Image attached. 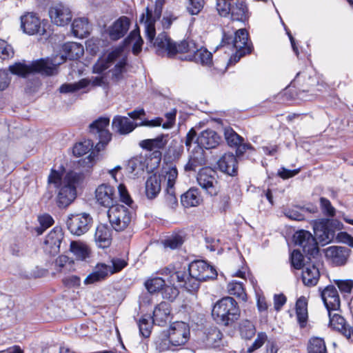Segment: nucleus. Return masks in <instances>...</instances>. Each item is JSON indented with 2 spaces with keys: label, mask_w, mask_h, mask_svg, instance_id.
Returning <instances> with one entry per match:
<instances>
[{
  "label": "nucleus",
  "mask_w": 353,
  "mask_h": 353,
  "mask_svg": "<svg viewBox=\"0 0 353 353\" xmlns=\"http://www.w3.org/2000/svg\"><path fill=\"white\" fill-rule=\"evenodd\" d=\"M229 0H218L216 2V10L222 17H227L230 14L231 3Z\"/></svg>",
  "instance_id": "nucleus-52"
},
{
  "label": "nucleus",
  "mask_w": 353,
  "mask_h": 353,
  "mask_svg": "<svg viewBox=\"0 0 353 353\" xmlns=\"http://www.w3.org/2000/svg\"><path fill=\"white\" fill-rule=\"evenodd\" d=\"M127 55L123 47H118L110 52L107 57L101 58L93 67L94 72L102 73L112 65L114 68L109 70L108 77L113 82H118L123 79L126 72Z\"/></svg>",
  "instance_id": "nucleus-4"
},
{
  "label": "nucleus",
  "mask_w": 353,
  "mask_h": 353,
  "mask_svg": "<svg viewBox=\"0 0 353 353\" xmlns=\"http://www.w3.org/2000/svg\"><path fill=\"white\" fill-rule=\"evenodd\" d=\"M335 283L342 293H350L353 288V281L351 280H337Z\"/></svg>",
  "instance_id": "nucleus-58"
},
{
  "label": "nucleus",
  "mask_w": 353,
  "mask_h": 353,
  "mask_svg": "<svg viewBox=\"0 0 353 353\" xmlns=\"http://www.w3.org/2000/svg\"><path fill=\"white\" fill-rule=\"evenodd\" d=\"M190 278L186 283V290L194 292L199 288L200 283L217 276L216 270L204 261H194L188 267Z\"/></svg>",
  "instance_id": "nucleus-6"
},
{
  "label": "nucleus",
  "mask_w": 353,
  "mask_h": 353,
  "mask_svg": "<svg viewBox=\"0 0 353 353\" xmlns=\"http://www.w3.org/2000/svg\"><path fill=\"white\" fill-rule=\"evenodd\" d=\"M170 342L172 346H180L184 345L188 340L190 329L184 322L173 323L168 330Z\"/></svg>",
  "instance_id": "nucleus-16"
},
{
  "label": "nucleus",
  "mask_w": 353,
  "mask_h": 353,
  "mask_svg": "<svg viewBox=\"0 0 353 353\" xmlns=\"http://www.w3.org/2000/svg\"><path fill=\"white\" fill-rule=\"evenodd\" d=\"M110 267L104 263L97 264L92 272L84 280L85 285L104 280L109 274Z\"/></svg>",
  "instance_id": "nucleus-30"
},
{
  "label": "nucleus",
  "mask_w": 353,
  "mask_h": 353,
  "mask_svg": "<svg viewBox=\"0 0 353 353\" xmlns=\"http://www.w3.org/2000/svg\"><path fill=\"white\" fill-rule=\"evenodd\" d=\"M239 331L243 339H251L256 333V327L252 321L243 319L239 324Z\"/></svg>",
  "instance_id": "nucleus-38"
},
{
  "label": "nucleus",
  "mask_w": 353,
  "mask_h": 353,
  "mask_svg": "<svg viewBox=\"0 0 353 353\" xmlns=\"http://www.w3.org/2000/svg\"><path fill=\"white\" fill-rule=\"evenodd\" d=\"M200 201L201 199L195 189H190L181 196V202L185 208L196 206Z\"/></svg>",
  "instance_id": "nucleus-37"
},
{
  "label": "nucleus",
  "mask_w": 353,
  "mask_h": 353,
  "mask_svg": "<svg viewBox=\"0 0 353 353\" xmlns=\"http://www.w3.org/2000/svg\"><path fill=\"white\" fill-rule=\"evenodd\" d=\"M109 123L108 118L101 117L90 124V132L93 135H97L99 139L94 148H93V142L90 139L77 143L74 145L72 152L75 157H81L90 152L87 157L79 162L83 168L92 167L97 159L98 153L103 150L111 140L112 134L107 130Z\"/></svg>",
  "instance_id": "nucleus-2"
},
{
  "label": "nucleus",
  "mask_w": 353,
  "mask_h": 353,
  "mask_svg": "<svg viewBox=\"0 0 353 353\" xmlns=\"http://www.w3.org/2000/svg\"><path fill=\"white\" fill-rule=\"evenodd\" d=\"M81 179V175L71 171L66 174L62 186L58 192L57 202L59 208L68 206L76 198V187Z\"/></svg>",
  "instance_id": "nucleus-7"
},
{
  "label": "nucleus",
  "mask_w": 353,
  "mask_h": 353,
  "mask_svg": "<svg viewBox=\"0 0 353 353\" xmlns=\"http://www.w3.org/2000/svg\"><path fill=\"white\" fill-rule=\"evenodd\" d=\"M176 114V110L175 109L165 114V117L168 121L162 125L163 128L169 129L173 126L175 121Z\"/></svg>",
  "instance_id": "nucleus-64"
},
{
  "label": "nucleus",
  "mask_w": 353,
  "mask_h": 353,
  "mask_svg": "<svg viewBox=\"0 0 353 353\" xmlns=\"http://www.w3.org/2000/svg\"><path fill=\"white\" fill-rule=\"evenodd\" d=\"M303 255L299 250H294L291 254L292 265L297 270L303 267Z\"/></svg>",
  "instance_id": "nucleus-56"
},
{
  "label": "nucleus",
  "mask_w": 353,
  "mask_h": 353,
  "mask_svg": "<svg viewBox=\"0 0 353 353\" xmlns=\"http://www.w3.org/2000/svg\"><path fill=\"white\" fill-rule=\"evenodd\" d=\"M350 250L346 247L331 246L326 249L325 255L336 265H344L350 255Z\"/></svg>",
  "instance_id": "nucleus-25"
},
{
  "label": "nucleus",
  "mask_w": 353,
  "mask_h": 353,
  "mask_svg": "<svg viewBox=\"0 0 353 353\" xmlns=\"http://www.w3.org/2000/svg\"><path fill=\"white\" fill-rule=\"evenodd\" d=\"M241 316L237 302L231 296H225L216 301L212 310V317L219 325L232 326Z\"/></svg>",
  "instance_id": "nucleus-5"
},
{
  "label": "nucleus",
  "mask_w": 353,
  "mask_h": 353,
  "mask_svg": "<svg viewBox=\"0 0 353 353\" xmlns=\"http://www.w3.org/2000/svg\"><path fill=\"white\" fill-rule=\"evenodd\" d=\"M151 319L152 320L150 316L145 315L139 321V332L143 337L147 338L150 335L152 323H154Z\"/></svg>",
  "instance_id": "nucleus-46"
},
{
  "label": "nucleus",
  "mask_w": 353,
  "mask_h": 353,
  "mask_svg": "<svg viewBox=\"0 0 353 353\" xmlns=\"http://www.w3.org/2000/svg\"><path fill=\"white\" fill-rule=\"evenodd\" d=\"M21 28L27 34L40 36L47 34L46 23L41 21L39 17L36 13L28 12L24 13L20 17Z\"/></svg>",
  "instance_id": "nucleus-10"
},
{
  "label": "nucleus",
  "mask_w": 353,
  "mask_h": 353,
  "mask_svg": "<svg viewBox=\"0 0 353 353\" xmlns=\"http://www.w3.org/2000/svg\"><path fill=\"white\" fill-rule=\"evenodd\" d=\"M294 241L296 245L303 248L305 254L314 256L319 253L316 239L310 232L305 230L296 232L294 235Z\"/></svg>",
  "instance_id": "nucleus-15"
},
{
  "label": "nucleus",
  "mask_w": 353,
  "mask_h": 353,
  "mask_svg": "<svg viewBox=\"0 0 353 353\" xmlns=\"http://www.w3.org/2000/svg\"><path fill=\"white\" fill-rule=\"evenodd\" d=\"M231 19L234 21H245L249 17L248 10L243 0H237L231 4L230 10Z\"/></svg>",
  "instance_id": "nucleus-32"
},
{
  "label": "nucleus",
  "mask_w": 353,
  "mask_h": 353,
  "mask_svg": "<svg viewBox=\"0 0 353 353\" xmlns=\"http://www.w3.org/2000/svg\"><path fill=\"white\" fill-rule=\"evenodd\" d=\"M205 163L202 150L199 149L196 154L190 156L188 162L185 164L184 169L185 171H195L196 169Z\"/></svg>",
  "instance_id": "nucleus-42"
},
{
  "label": "nucleus",
  "mask_w": 353,
  "mask_h": 353,
  "mask_svg": "<svg viewBox=\"0 0 353 353\" xmlns=\"http://www.w3.org/2000/svg\"><path fill=\"white\" fill-rule=\"evenodd\" d=\"M49 15L52 21L60 26L68 24L72 19L69 8L61 3L52 6L49 10Z\"/></svg>",
  "instance_id": "nucleus-18"
},
{
  "label": "nucleus",
  "mask_w": 353,
  "mask_h": 353,
  "mask_svg": "<svg viewBox=\"0 0 353 353\" xmlns=\"http://www.w3.org/2000/svg\"><path fill=\"white\" fill-rule=\"evenodd\" d=\"M63 53L59 57L60 61H57V57L51 59H41L32 62L30 65L24 63L17 62L9 66V71L20 77H26L30 74L39 72L47 76L55 75L58 72L59 65L65 59H77L84 52L82 45L76 42H68L62 46Z\"/></svg>",
  "instance_id": "nucleus-1"
},
{
  "label": "nucleus",
  "mask_w": 353,
  "mask_h": 353,
  "mask_svg": "<svg viewBox=\"0 0 353 353\" xmlns=\"http://www.w3.org/2000/svg\"><path fill=\"white\" fill-rule=\"evenodd\" d=\"M90 83V80L82 79L76 83H64L59 88V91L61 93H72L87 87Z\"/></svg>",
  "instance_id": "nucleus-44"
},
{
  "label": "nucleus",
  "mask_w": 353,
  "mask_h": 353,
  "mask_svg": "<svg viewBox=\"0 0 353 353\" xmlns=\"http://www.w3.org/2000/svg\"><path fill=\"white\" fill-rule=\"evenodd\" d=\"M163 9V2L157 1L154 13L148 7L146 8L145 14H143L140 19V22L145 26L146 37L149 42L152 43L155 37L154 23L157 19L161 17Z\"/></svg>",
  "instance_id": "nucleus-12"
},
{
  "label": "nucleus",
  "mask_w": 353,
  "mask_h": 353,
  "mask_svg": "<svg viewBox=\"0 0 353 353\" xmlns=\"http://www.w3.org/2000/svg\"><path fill=\"white\" fill-rule=\"evenodd\" d=\"M63 283L68 288L78 286L80 284V279L74 275H70L63 279Z\"/></svg>",
  "instance_id": "nucleus-63"
},
{
  "label": "nucleus",
  "mask_w": 353,
  "mask_h": 353,
  "mask_svg": "<svg viewBox=\"0 0 353 353\" xmlns=\"http://www.w3.org/2000/svg\"><path fill=\"white\" fill-rule=\"evenodd\" d=\"M323 303L328 310L336 311L340 307V299L336 288L327 286L321 292Z\"/></svg>",
  "instance_id": "nucleus-24"
},
{
  "label": "nucleus",
  "mask_w": 353,
  "mask_h": 353,
  "mask_svg": "<svg viewBox=\"0 0 353 353\" xmlns=\"http://www.w3.org/2000/svg\"><path fill=\"white\" fill-rule=\"evenodd\" d=\"M90 26L85 18H79L74 20L72 24V31L76 37L83 38L89 34Z\"/></svg>",
  "instance_id": "nucleus-34"
},
{
  "label": "nucleus",
  "mask_w": 353,
  "mask_h": 353,
  "mask_svg": "<svg viewBox=\"0 0 353 353\" xmlns=\"http://www.w3.org/2000/svg\"><path fill=\"white\" fill-rule=\"evenodd\" d=\"M194 59L190 61H193L196 63H199L202 65H210L212 63V55L210 52L207 50L205 48H198L196 46V51L193 54Z\"/></svg>",
  "instance_id": "nucleus-43"
},
{
  "label": "nucleus",
  "mask_w": 353,
  "mask_h": 353,
  "mask_svg": "<svg viewBox=\"0 0 353 353\" xmlns=\"http://www.w3.org/2000/svg\"><path fill=\"white\" fill-rule=\"evenodd\" d=\"M125 43L126 45L132 46L134 54L137 55L141 51L143 41L138 28L130 32V35L125 39Z\"/></svg>",
  "instance_id": "nucleus-36"
},
{
  "label": "nucleus",
  "mask_w": 353,
  "mask_h": 353,
  "mask_svg": "<svg viewBox=\"0 0 353 353\" xmlns=\"http://www.w3.org/2000/svg\"><path fill=\"white\" fill-rule=\"evenodd\" d=\"M92 221V219L88 213L71 214L68 216L66 225L72 234L81 236L89 230Z\"/></svg>",
  "instance_id": "nucleus-11"
},
{
  "label": "nucleus",
  "mask_w": 353,
  "mask_h": 353,
  "mask_svg": "<svg viewBox=\"0 0 353 353\" xmlns=\"http://www.w3.org/2000/svg\"><path fill=\"white\" fill-rule=\"evenodd\" d=\"M248 34L247 31L245 29H239L235 32L234 39L224 34L220 46H224L225 44L229 46L232 45L236 50L233 58L234 61L237 62L241 57L251 52V48L248 46Z\"/></svg>",
  "instance_id": "nucleus-8"
},
{
  "label": "nucleus",
  "mask_w": 353,
  "mask_h": 353,
  "mask_svg": "<svg viewBox=\"0 0 353 353\" xmlns=\"http://www.w3.org/2000/svg\"><path fill=\"white\" fill-rule=\"evenodd\" d=\"M227 289L230 294L236 296L243 301L247 300V294L241 282L232 281L228 284Z\"/></svg>",
  "instance_id": "nucleus-45"
},
{
  "label": "nucleus",
  "mask_w": 353,
  "mask_h": 353,
  "mask_svg": "<svg viewBox=\"0 0 353 353\" xmlns=\"http://www.w3.org/2000/svg\"><path fill=\"white\" fill-rule=\"evenodd\" d=\"M70 250L77 259L80 260L85 259L90 254L88 246L81 241L71 242Z\"/></svg>",
  "instance_id": "nucleus-39"
},
{
  "label": "nucleus",
  "mask_w": 353,
  "mask_h": 353,
  "mask_svg": "<svg viewBox=\"0 0 353 353\" xmlns=\"http://www.w3.org/2000/svg\"><path fill=\"white\" fill-rule=\"evenodd\" d=\"M130 25V21L127 17H119L106 30L110 39L117 41L122 38L128 31Z\"/></svg>",
  "instance_id": "nucleus-19"
},
{
  "label": "nucleus",
  "mask_w": 353,
  "mask_h": 353,
  "mask_svg": "<svg viewBox=\"0 0 353 353\" xmlns=\"http://www.w3.org/2000/svg\"><path fill=\"white\" fill-rule=\"evenodd\" d=\"M217 174L214 170L205 168L201 169L197 175V182L200 187L211 196L218 194L220 185L216 179Z\"/></svg>",
  "instance_id": "nucleus-13"
},
{
  "label": "nucleus",
  "mask_w": 353,
  "mask_h": 353,
  "mask_svg": "<svg viewBox=\"0 0 353 353\" xmlns=\"http://www.w3.org/2000/svg\"><path fill=\"white\" fill-rule=\"evenodd\" d=\"M39 221L41 225V227L37 229L39 234H41L46 229L49 228L53 223L52 218L48 214H44L39 216Z\"/></svg>",
  "instance_id": "nucleus-53"
},
{
  "label": "nucleus",
  "mask_w": 353,
  "mask_h": 353,
  "mask_svg": "<svg viewBox=\"0 0 353 353\" xmlns=\"http://www.w3.org/2000/svg\"><path fill=\"white\" fill-rule=\"evenodd\" d=\"M219 170L230 176H234L237 172V160L231 153L223 154L217 162Z\"/></svg>",
  "instance_id": "nucleus-26"
},
{
  "label": "nucleus",
  "mask_w": 353,
  "mask_h": 353,
  "mask_svg": "<svg viewBox=\"0 0 353 353\" xmlns=\"http://www.w3.org/2000/svg\"><path fill=\"white\" fill-rule=\"evenodd\" d=\"M145 159L143 157H136L129 160L127 169L129 172L138 175L144 171L145 168Z\"/></svg>",
  "instance_id": "nucleus-40"
},
{
  "label": "nucleus",
  "mask_w": 353,
  "mask_h": 353,
  "mask_svg": "<svg viewBox=\"0 0 353 353\" xmlns=\"http://www.w3.org/2000/svg\"><path fill=\"white\" fill-rule=\"evenodd\" d=\"M95 199L101 206L110 208L116 201L114 188L108 184H101L95 190Z\"/></svg>",
  "instance_id": "nucleus-17"
},
{
  "label": "nucleus",
  "mask_w": 353,
  "mask_h": 353,
  "mask_svg": "<svg viewBox=\"0 0 353 353\" xmlns=\"http://www.w3.org/2000/svg\"><path fill=\"white\" fill-rule=\"evenodd\" d=\"M221 138L212 130H206L200 133L196 139V143L200 147L205 149L216 148L220 143Z\"/></svg>",
  "instance_id": "nucleus-23"
},
{
  "label": "nucleus",
  "mask_w": 353,
  "mask_h": 353,
  "mask_svg": "<svg viewBox=\"0 0 353 353\" xmlns=\"http://www.w3.org/2000/svg\"><path fill=\"white\" fill-rule=\"evenodd\" d=\"M268 339L265 332H261L257 334V336L253 343L248 347L247 352L252 353L263 346Z\"/></svg>",
  "instance_id": "nucleus-50"
},
{
  "label": "nucleus",
  "mask_w": 353,
  "mask_h": 353,
  "mask_svg": "<svg viewBox=\"0 0 353 353\" xmlns=\"http://www.w3.org/2000/svg\"><path fill=\"white\" fill-rule=\"evenodd\" d=\"M168 135H161L155 139H145L139 143V145L147 150L154 151L153 154L157 159L158 162L161 160V153L159 150L163 149L168 142Z\"/></svg>",
  "instance_id": "nucleus-21"
},
{
  "label": "nucleus",
  "mask_w": 353,
  "mask_h": 353,
  "mask_svg": "<svg viewBox=\"0 0 353 353\" xmlns=\"http://www.w3.org/2000/svg\"><path fill=\"white\" fill-rule=\"evenodd\" d=\"M118 191L120 195L121 201L130 205L132 201L127 191L125 186L123 184H120L118 186Z\"/></svg>",
  "instance_id": "nucleus-60"
},
{
  "label": "nucleus",
  "mask_w": 353,
  "mask_h": 353,
  "mask_svg": "<svg viewBox=\"0 0 353 353\" xmlns=\"http://www.w3.org/2000/svg\"><path fill=\"white\" fill-rule=\"evenodd\" d=\"M307 353H327L324 339L320 337H312L308 342Z\"/></svg>",
  "instance_id": "nucleus-41"
},
{
  "label": "nucleus",
  "mask_w": 353,
  "mask_h": 353,
  "mask_svg": "<svg viewBox=\"0 0 353 353\" xmlns=\"http://www.w3.org/2000/svg\"><path fill=\"white\" fill-rule=\"evenodd\" d=\"M183 243V240L180 236H174L167 240L164 243L165 247L170 248V249H176L179 248Z\"/></svg>",
  "instance_id": "nucleus-57"
},
{
  "label": "nucleus",
  "mask_w": 353,
  "mask_h": 353,
  "mask_svg": "<svg viewBox=\"0 0 353 353\" xmlns=\"http://www.w3.org/2000/svg\"><path fill=\"white\" fill-rule=\"evenodd\" d=\"M108 216L112 227L116 231L125 230L131 222L132 219L129 209L124 205L118 204L109 208Z\"/></svg>",
  "instance_id": "nucleus-9"
},
{
  "label": "nucleus",
  "mask_w": 353,
  "mask_h": 353,
  "mask_svg": "<svg viewBox=\"0 0 353 353\" xmlns=\"http://www.w3.org/2000/svg\"><path fill=\"white\" fill-rule=\"evenodd\" d=\"M10 82V77L8 71L0 70V91L5 90Z\"/></svg>",
  "instance_id": "nucleus-62"
},
{
  "label": "nucleus",
  "mask_w": 353,
  "mask_h": 353,
  "mask_svg": "<svg viewBox=\"0 0 353 353\" xmlns=\"http://www.w3.org/2000/svg\"><path fill=\"white\" fill-rule=\"evenodd\" d=\"M161 190V177L157 174L150 176L145 184V192L148 199H154Z\"/></svg>",
  "instance_id": "nucleus-28"
},
{
  "label": "nucleus",
  "mask_w": 353,
  "mask_h": 353,
  "mask_svg": "<svg viewBox=\"0 0 353 353\" xmlns=\"http://www.w3.org/2000/svg\"><path fill=\"white\" fill-rule=\"evenodd\" d=\"M203 5V0H189L187 8L192 15L198 14L202 10Z\"/></svg>",
  "instance_id": "nucleus-54"
},
{
  "label": "nucleus",
  "mask_w": 353,
  "mask_h": 353,
  "mask_svg": "<svg viewBox=\"0 0 353 353\" xmlns=\"http://www.w3.org/2000/svg\"><path fill=\"white\" fill-rule=\"evenodd\" d=\"M320 273L319 269L314 265H308L304 268L302 272V281L307 286H314L318 283Z\"/></svg>",
  "instance_id": "nucleus-33"
},
{
  "label": "nucleus",
  "mask_w": 353,
  "mask_h": 353,
  "mask_svg": "<svg viewBox=\"0 0 353 353\" xmlns=\"http://www.w3.org/2000/svg\"><path fill=\"white\" fill-rule=\"evenodd\" d=\"M63 238L62 230L59 228H54L46 237L44 241L45 250L51 254H57L59 252Z\"/></svg>",
  "instance_id": "nucleus-20"
},
{
  "label": "nucleus",
  "mask_w": 353,
  "mask_h": 353,
  "mask_svg": "<svg viewBox=\"0 0 353 353\" xmlns=\"http://www.w3.org/2000/svg\"><path fill=\"white\" fill-rule=\"evenodd\" d=\"M135 127L134 123L125 117L116 116L112 120V128L121 134L131 132Z\"/></svg>",
  "instance_id": "nucleus-31"
},
{
  "label": "nucleus",
  "mask_w": 353,
  "mask_h": 353,
  "mask_svg": "<svg viewBox=\"0 0 353 353\" xmlns=\"http://www.w3.org/2000/svg\"><path fill=\"white\" fill-rule=\"evenodd\" d=\"M152 43L157 54L169 57L178 56L179 59L185 61L194 59L193 54L196 51V45L194 41L187 39L176 43L165 32L160 33Z\"/></svg>",
  "instance_id": "nucleus-3"
},
{
  "label": "nucleus",
  "mask_w": 353,
  "mask_h": 353,
  "mask_svg": "<svg viewBox=\"0 0 353 353\" xmlns=\"http://www.w3.org/2000/svg\"><path fill=\"white\" fill-rule=\"evenodd\" d=\"M328 222V219H321L315 221L313 225L316 236L323 245L329 243L334 238V232L327 228Z\"/></svg>",
  "instance_id": "nucleus-22"
},
{
  "label": "nucleus",
  "mask_w": 353,
  "mask_h": 353,
  "mask_svg": "<svg viewBox=\"0 0 353 353\" xmlns=\"http://www.w3.org/2000/svg\"><path fill=\"white\" fill-rule=\"evenodd\" d=\"M162 175L167 180L165 200L169 205L174 208L177 205V199L175 196L174 184L178 176L176 167L168 165L162 169Z\"/></svg>",
  "instance_id": "nucleus-14"
},
{
  "label": "nucleus",
  "mask_w": 353,
  "mask_h": 353,
  "mask_svg": "<svg viewBox=\"0 0 353 353\" xmlns=\"http://www.w3.org/2000/svg\"><path fill=\"white\" fill-rule=\"evenodd\" d=\"M145 285L150 293H155L163 289L165 281L161 278L155 277L148 280Z\"/></svg>",
  "instance_id": "nucleus-47"
},
{
  "label": "nucleus",
  "mask_w": 353,
  "mask_h": 353,
  "mask_svg": "<svg viewBox=\"0 0 353 353\" xmlns=\"http://www.w3.org/2000/svg\"><path fill=\"white\" fill-rule=\"evenodd\" d=\"M152 322L163 326L170 320V307L166 302L160 303L154 310Z\"/></svg>",
  "instance_id": "nucleus-27"
},
{
  "label": "nucleus",
  "mask_w": 353,
  "mask_h": 353,
  "mask_svg": "<svg viewBox=\"0 0 353 353\" xmlns=\"http://www.w3.org/2000/svg\"><path fill=\"white\" fill-rule=\"evenodd\" d=\"M14 51L12 46L7 41L0 39V58L3 60L12 58Z\"/></svg>",
  "instance_id": "nucleus-49"
},
{
  "label": "nucleus",
  "mask_w": 353,
  "mask_h": 353,
  "mask_svg": "<svg viewBox=\"0 0 353 353\" xmlns=\"http://www.w3.org/2000/svg\"><path fill=\"white\" fill-rule=\"evenodd\" d=\"M224 135L227 143L230 146H236L243 141V139L230 128H225Z\"/></svg>",
  "instance_id": "nucleus-48"
},
{
  "label": "nucleus",
  "mask_w": 353,
  "mask_h": 353,
  "mask_svg": "<svg viewBox=\"0 0 353 353\" xmlns=\"http://www.w3.org/2000/svg\"><path fill=\"white\" fill-rule=\"evenodd\" d=\"M296 314L301 327H304L307 321V301L305 296H301L296 303Z\"/></svg>",
  "instance_id": "nucleus-35"
},
{
  "label": "nucleus",
  "mask_w": 353,
  "mask_h": 353,
  "mask_svg": "<svg viewBox=\"0 0 353 353\" xmlns=\"http://www.w3.org/2000/svg\"><path fill=\"white\" fill-rule=\"evenodd\" d=\"M321 209L324 214L328 216H334L336 214V209L332 206L330 201L324 197L320 198Z\"/></svg>",
  "instance_id": "nucleus-51"
},
{
  "label": "nucleus",
  "mask_w": 353,
  "mask_h": 353,
  "mask_svg": "<svg viewBox=\"0 0 353 353\" xmlns=\"http://www.w3.org/2000/svg\"><path fill=\"white\" fill-rule=\"evenodd\" d=\"M48 183L50 184H54L56 188H58L59 185L61 187L63 181H61L60 174L57 171L52 170L48 176Z\"/></svg>",
  "instance_id": "nucleus-61"
},
{
  "label": "nucleus",
  "mask_w": 353,
  "mask_h": 353,
  "mask_svg": "<svg viewBox=\"0 0 353 353\" xmlns=\"http://www.w3.org/2000/svg\"><path fill=\"white\" fill-rule=\"evenodd\" d=\"M94 241L98 247L108 248L111 244V231L105 224H99L96 229Z\"/></svg>",
  "instance_id": "nucleus-29"
},
{
  "label": "nucleus",
  "mask_w": 353,
  "mask_h": 353,
  "mask_svg": "<svg viewBox=\"0 0 353 353\" xmlns=\"http://www.w3.org/2000/svg\"><path fill=\"white\" fill-rule=\"evenodd\" d=\"M112 266L108 265L110 267L109 273L112 274L114 273L118 272L121 271L123 268H124L127 265V262L121 259L114 258L111 260Z\"/></svg>",
  "instance_id": "nucleus-55"
},
{
  "label": "nucleus",
  "mask_w": 353,
  "mask_h": 353,
  "mask_svg": "<svg viewBox=\"0 0 353 353\" xmlns=\"http://www.w3.org/2000/svg\"><path fill=\"white\" fill-rule=\"evenodd\" d=\"M156 346L157 349L159 350L160 352L170 350L172 345L170 342L169 336L168 335V337L165 336L164 338L159 339L156 341Z\"/></svg>",
  "instance_id": "nucleus-59"
}]
</instances>
